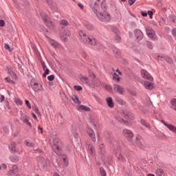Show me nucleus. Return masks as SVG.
I'll list each match as a JSON object with an SVG mask.
<instances>
[{"label": "nucleus", "mask_w": 176, "mask_h": 176, "mask_svg": "<svg viewBox=\"0 0 176 176\" xmlns=\"http://www.w3.org/2000/svg\"><path fill=\"white\" fill-rule=\"evenodd\" d=\"M41 19L44 23H45V25L48 28H50V30H54V28L56 27V25L54 24V22H53L49 16L46 15L45 13L41 14Z\"/></svg>", "instance_id": "20e7f679"}, {"label": "nucleus", "mask_w": 176, "mask_h": 176, "mask_svg": "<svg viewBox=\"0 0 176 176\" xmlns=\"http://www.w3.org/2000/svg\"><path fill=\"white\" fill-rule=\"evenodd\" d=\"M5 80L8 82V83H12V85H16V82L13 80H12L9 77H6L5 78Z\"/></svg>", "instance_id": "a19ab883"}, {"label": "nucleus", "mask_w": 176, "mask_h": 176, "mask_svg": "<svg viewBox=\"0 0 176 176\" xmlns=\"http://www.w3.org/2000/svg\"><path fill=\"white\" fill-rule=\"evenodd\" d=\"M116 119H117V120H118V122H124L123 118H122V117H120V116H117L116 117Z\"/></svg>", "instance_id": "864d4df0"}, {"label": "nucleus", "mask_w": 176, "mask_h": 176, "mask_svg": "<svg viewBox=\"0 0 176 176\" xmlns=\"http://www.w3.org/2000/svg\"><path fill=\"white\" fill-rule=\"evenodd\" d=\"M90 123L92 127H94V129H97L98 127V123H97V121H96V120L90 121Z\"/></svg>", "instance_id": "e433bc0d"}, {"label": "nucleus", "mask_w": 176, "mask_h": 176, "mask_svg": "<svg viewBox=\"0 0 176 176\" xmlns=\"http://www.w3.org/2000/svg\"><path fill=\"white\" fill-rule=\"evenodd\" d=\"M86 133L87 135H89V138H91L92 142H96V141H97V139L96 138V132H94V130H93L90 126L87 127Z\"/></svg>", "instance_id": "0eeeda50"}, {"label": "nucleus", "mask_w": 176, "mask_h": 176, "mask_svg": "<svg viewBox=\"0 0 176 176\" xmlns=\"http://www.w3.org/2000/svg\"><path fill=\"white\" fill-rule=\"evenodd\" d=\"M25 144L27 146H29V147H32L34 146V143L32 142H29L28 141H25Z\"/></svg>", "instance_id": "8fccbe9b"}, {"label": "nucleus", "mask_w": 176, "mask_h": 176, "mask_svg": "<svg viewBox=\"0 0 176 176\" xmlns=\"http://www.w3.org/2000/svg\"><path fill=\"white\" fill-rule=\"evenodd\" d=\"M17 171H19V168L17 167V165H14L12 166V168L9 170L8 174L10 175H14V174L17 173Z\"/></svg>", "instance_id": "a211bd4d"}, {"label": "nucleus", "mask_w": 176, "mask_h": 176, "mask_svg": "<svg viewBox=\"0 0 176 176\" xmlns=\"http://www.w3.org/2000/svg\"><path fill=\"white\" fill-rule=\"evenodd\" d=\"M135 2V0H129V4L130 5V6L133 5Z\"/></svg>", "instance_id": "13d9d810"}, {"label": "nucleus", "mask_w": 176, "mask_h": 176, "mask_svg": "<svg viewBox=\"0 0 176 176\" xmlns=\"http://www.w3.org/2000/svg\"><path fill=\"white\" fill-rule=\"evenodd\" d=\"M107 104L109 108H113L115 107V103L113 102V100H112V98L109 97L106 99Z\"/></svg>", "instance_id": "6ab92c4d"}, {"label": "nucleus", "mask_w": 176, "mask_h": 176, "mask_svg": "<svg viewBox=\"0 0 176 176\" xmlns=\"http://www.w3.org/2000/svg\"><path fill=\"white\" fill-rule=\"evenodd\" d=\"M88 149L90 155L92 156H94L96 155V150L94 149V147H93L91 144L88 146Z\"/></svg>", "instance_id": "5701e85b"}, {"label": "nucleus", "mask_w": 176, "mask_h": 176, "mask_svg": "<svg viewBox=\"0 0 176 176\" xmlns=\"http://www.w3.org/2000/svg\"><path fill=\"white\" fill-rule=\"evenodd\" d=\"M109 93H111L112 91V87L111 85H107V84H103L102 85Z\"/></svg>", "instance_id": "cd10ccee"}, {"label": "nucleus", "mask_w": 176, "mask_h": 176, "mask_svg": "<svg viewBox=\"0 0 176 176\" xmlns=\"http://www.w3.org/2000/svg\"><path fill=\"white\" fill-rule=\"evenodd\" d=\"M119 31L117 30V32H116V41H117L118 42H119V41H120L121 39V37L120 36H119Z\"/></svg>", "instance_id": "09e8293b"}, {"label": "nucleus", "mask_w": 176, "mask_h": 176, "mask_svg": "<svg viewBox=\"0 0 176 176\" xmlns=\"http://www.w3.org/2000/svg\"><path fill=\"white\" fill-rule=\"evenodd\" d=\"M8 74H9L10 75H11V76H12V78H14V79H16V74H14V72H13V71L12 70V69L10 68H8Z\"/></svg>", "instance_id": "473e14b6"}, {"label": "nucleus", "mask_w": 176, "mask_h": 176, "mask_svg": "<svg viewBox=\"0 0 176 176\" xmlns=\"http://www.w3.org/2000/svg\"><path fill=\"white\" fill-rule=\"evenodd\" d=\"M68 21L63 19L60 21V25H63V27H67V25H69Z\"/></svg>", "instance_id": "2f4dec72"}, {"label": "nucleus", "mask_w": 176, "mask_h": 176, "mask_svg": "<svg viewBox=\"0 0 176 176\" xmlns=\"http://www.w3.org/2000/svg\"><path fill=\"white\" fill-rule=\"evenodd\" d=\"M60 37L64 42H68V38L71 37V31L69 30H63L60 32Z\"/></svg>", "instance_id": "1a4fd4ad"}, {"label": "nucleus", "mask_w": 176, "mask_h": 176, "mask_svg": "<svg viewBox=\"0 0 176 176\" xmlns=\"http://www.w3.org/2000/svg\"><path fill=\"white\" fill-rule=\"evenodd\" d=\"M116 102H118V104H120V105L124 104V100H122V98L119 97L116 98Z\"/></svg>", "instance_id": "f704fd0d"}, {"label": "nucleus", "mask_w": 176, "mask_h": 176, "mask_svg": "<svg viewBox=\"0 0 176 176\" xmlns=\"http://www.w3.org/2000/svg\"><path fill=\"white\" fill-rule=\"evenodd\" d=\"M168 20L170 21V23H176V16L175 15H169Z\"/></svg>", "instance_id": "bb28decb"}, {"label": "nucleus", "mask_w": 176, "mask_h": 176, "mask_svg": "<svg viewBox=\"0 0 176 176\" xmlns=\"http://www.w3.org/2000/svg\"><path fill=\"white\" fill-rule=\"evenodd\" d=\"M25 103L28 108H29V109H31V104L30 103V101L28 100H25Z\"/></svg>", "instance_id": "de8ad7c7"}, {"label": "nucleus", "mask_w": 176, "mask_h": 176, "mask_svg": "<svg viewBox=\"0 0 176 176\" xmlns=\"http://www.w3.org/2000/svg\"><path fill=\"white\" fill-rule=\"evenodd\" d=\"M141 76L143 78V79H146L147 80H153V78H152V76L148 72V71L142 69L140 71Z\"/></svg>", "instance_id": "f8f14e48"}, {"label": "nucleus", "mask_w": 176, "mask_h": 176, "mask_svg": "<svg viewBox=\"0 0 176 176\" xmlns=\"http://www.w3.org/2000/svg\"><path fill=\"white\" fill-rule=\"evenodd\" d=\"M10 160L13 163H17V162H19V157H17V155H12L10 157Z\"/></svg>", "instance_id": "7c9ffc66"}, {"label": "nucleus", "mask_w": 176, "mask_h": 176, "mask_svg": "<svg viewBox=\"0 0 176 176\" xmlns=\"http://www.w3.org/2000/svg\"><path fill=\"white\" fill-rule=\"evenodd\" d=\"M133 145H137L139 148H144V140L140 138H136L135 141L132 142Z\"/></svg>", "instance_id": "ddd939ff"}, {"label": "nucleus", "mask_w": 176, "mask_h": 176, "mask_svg": "<svg viewBox=\"0 0 176 176\" xmlns=\"http://www.w3.org/2000/svg\"><path fill=\"white\" fill-rule=\"evenodd\" d=\"M113 80H116V82H120V77H119V76L116 75V74L115 73L113 76Z\"/></svg>", "instance_id": "ea45409f"}, {"label": "nucleus", "mask_w": 176, "mask_h": 176, "mask_svg": "<svg viewBox=\"0 0 176 176\" xmlns=\"http://www.w3.org/2000/svg\"><path fill=\"white\" fill-rule=\"evenodd\" d=\"M91 87H100L101 86V81L96 80L94 84L90 85Z\"/></svg>", "instance_id": "b1692460"}, {"label": "nucleus", "mask_w": 176, "mask_h": 176, "mask_svg": "<svg viewBox=\"0 0 176 176\" xmlns=\"http://www.w3.org/2000/svg\"><path fill=\"white\" fill-rule=\"evenodd\" d=\"M50 166V161L47 160V158L41 157L38 160V167L43 168V170H45Z\"/></svg>", "instance_id": "39448f33"}, {"label": "nucleus", "mask_w": 176, "mask_h": 176, "mask_svg": "<svg viewBox=\"0 0 176 176\" xmlns=\"http://www.w3.org/2000/svg\"><path fill=\"white\" fill-rule=\"evenodd\" d=\"M5 25V21L0 20V27H3Z\"/></svg>", "instance_id": "bf43d9fd"}, {"label": "nucleus", "mask_w": 176, "mask_h": 176, "mask_svg": "<svg viewBox=\"0 0 176 176\" xmlns=\"http://www.w3.org/2000/svg\"><path fill=\"white\" fill-rule=\"evenodd\" d=\"M1 170H5V168H6L8 167V166L6 164H3L1 166Z\"/></svg>", "instance_id": "e2e57ef3"}, {"label": "nucleus", "mask_w": 176, "mask_h": 176, "mask_svg": "<svg viewBox=\"0 0 176 176\" xmlns=\"http://www.w3.org/2000/svg\"><path fill=\"white\" fill-rule=\"evenodd\" d=\"M72 100L74 102H76V104H80V101H79V98L76 95H74L72 96Z\"/></svg>", "instance_id": "c9c22d12"}, {"label": "nucleus", "mask_w": 176, "mask_h": 176, "mask_svg": "<svg viewBox=\"0 0 176 176\" xmlns=\"http://www.w3.org/2000/svg\"><path fill=\"white\" fill-rule=\"evenodd\" d=\"M68 166V157L66 155H63L60 157V166L67 167Z\"/></svg>", "instance_id": "2eb2a0df"}, {"label": "nucleus", "mask_w": 176, "mask_h": 176, "mask_svg": "<svg viewBox=\"0 0 176 176\" xmlns=\"http://www.w3.org/2000/svg\"><path fill=\"white\" fill-rule=\"evenodd\" d=\"M48 80H54V75H51L47 77Z\"/></svg>", "instance_id": "6e6d98bb"}, {"label": "nucleus", "mask_w": 176, "mask_h": 176, "mask_svg": "<svg viewBox=\"0 0 176 176\" xmlns=\"http://www.w3.org/2000/svg\"><path fill=\"white\" fill-rule=\"evenodd\" d=\"M161 122L164 124L166 126V127H167V129H168V130H170V131H172L173 133H176V127L173 125H171L170 124H168L167 122H166L164 120H161Z\"/></svg>", "instance_id": "dca6fc26"}, {"label": "nucleus", "mask_w": 176, "mask_h": 176, "mask_svg": "<svg viewBox=\"0 0 176 176\" xmlns=\"http://www.w3.org/2000/svg\"><path fill=\"white\" fill-rule=\"evenodd\" d=\"M10 148H12V151H14V148H16V143L14 142L11 143Z\"/></svg>", "instance_id": "4d7b16f0"}, {"label": "nucleus", "mask_w": 176, "mask_h": 176, "mask_svg": "<svg viewBox=\"0 0 176 176\" xmlns=\"http://www.w3.org/2000/svg\"><path fill=\"white\" fill-rule=\"evenodd\" d=\"M113 90L114 91H116V93H118L121 96H124L126 94V90L124 89V88L118 84L113 85Z\"/></svg>", "instance_id": "6e6552de"}, {"label": "nucleus", "mask_w": 176, "mask_h": 176, "mask_svg": "<svg viewBox=\"0 0 176 176\" xmlns=\"http://www.w3.org/2000/svg\"><path fill=\"white\" fill-rule=\"evenodd\" d=\"M79 109H81L82 111H90V107H87L85 105H80L79 107Z\"/></svg>", "instance_id": "58836bf2"}, {"label": "nucleus", "mask_w": 176, "mask_h": 176, "mask_svg": "<svg viewBox=\"0 0 176 176\" xmlns=\"http://www.w3.org/2000/svg\"><path fill=\"white\" fill-rule=\"evenodd\" d=\"M5 49H6V50H8V52H10V46H9V45L6 44V45H5Z\"/></svg>", "instance_id": "052dcab7"}, {"label": "nucleus", "mask_w": 176, "mask_h": 176, "mask_svg": "<svg viewBox=\"0 0 176 176\" xmlns=\"http://www.w3.org/2000/svg\"><path fill=\"white\" fill-rule=\"evenodd\" d=\"M21 120L25 123V124L31 127V122H28V120H30V118L26 114H21Z\"/></svg>", "instance_id": "4468645a"}, {"label": "nucleus", "mask_w": 176, "mask_h": 176, "mask_svg": "<svg viewBox=\"0 0 176 176\" xmlns=\"http://www.w3.org/2000/svg\"><path fill=\"white\" fill-rule=\"evenodd\" d=\"M141 14L143 16V17H146V16H148V13L143 11L141 12Z\"/></svg>", "instance_id": "680f3d73"}, {"label": "nucleus", "mask_w": 176, "mask_h": 176, "mask_svg": "<svg viewBox=\"0 0 176 176\" xmlns=\"http://www.w3.org/2000/svg\"><path fill=\"white\" fill-rule=\"evenodd\" d=\"M89 76L90 78H92V79H93V78H96V74H94V72H93L91 71H89Z\"/></svg>", "instance_id": "37998d69"}, {"label": "nucleus", "mask_w": 176, "mask_h": 176, "mask_svg": "<svg viewBox=\"0 0 176 176\" xmlns=\"http://www.w3.org/2000/svg\"><path fill=\"white\" fill-rule=\"evenodd\" d=\"M42 67H43V69L45 70L46 69V65H45V63H42Z\"/></svg>", "instance_id": "774afa93"}, {"label": "nucleus", "mask_w": 176, "mask_h": 176, "mask_svg": "<svg viewBox=\"0 0 176 176\" xmlns=\"http://www.w3.org/2000/svg\"><path fill=\"white\" fill-rule=\"evenodd\" d=\"M116 156L119 160H122L123 159V155H122V153H116Z\"/></svg>", "instance_id": "79ce46f5"}, {"label": "nucleus", "mask_w": 176, "mask_h": 176, "mask_svg": "<svg viewBox=\"0 0 176 176\" xmlns=\"http://www.w3.org/2000/svg\"><path fill=\"white\" fill-rule=\"evenodd\" d=\"M52 149L56 153L57 155H60V152L63 149V142L58 138H54L52 141Z\"/></svg>", "instance_id": "7ed1b4c3"}, {"label": "nucleus", "mask_w": 176, "mask_h": 176, "mask_svg": "<svg viewBox=\"0 0 176 176\" xmlns=\"http://www.w3.org/2000/svg\"><path fill=\"white\" fill-rule=\"evenodd\" d=\"M135 35L137 39H138V41H141V39H142V38H144V34L140 30H136L135 31Z\"/></svg>", "instance_id": "f3484780"}, {"label": "nucleus", "mask_w": 176, "mask_h": 176, "mask_svg": "<svg viewBox=\"0 0 176 176\" xmlns=\"http://www.w3.org/2000/svg\"><path fill=\"white\" fill-rule=\"evenodd\" d=\"M148 14L150 19H153V11H148Z\"/></svg>", "instance_id": "5fc2aeb1"}, {"label": "nucleus", "mask_w": 176, "mask_h": 176, "mask_svg": "<svg viewBox=\"0 0 176 176\" xmlns=\"http://www.w3.org/2000/svg\"><path fill=\"white\" fill-rule=\"evenodd\" d=\"M85 25L87 30L89 31H93V30H94V26H93V25L91 23H86Z\"/></svg>", "instance_id": "c85d7f7f"}, {"label": "nucleus", "mask_w": 176, "mask_h": 176, "mask_svg": "<svg viewBox=\"0 0 176 176\" xmlns=\"http://www.w3.org/2000/svg\"><path fill=\"white\" fill-rule=\"evenodd\" d=\"M49 43L55 49H58V47H60V44H58V43L56 42L54 40H49Z\"/></svg>", "instance_id": "aec40b11"}, {"label": "nucleus", "mask_w": 176, "mask_h": 176, "mask_svg": "<svg viewBox=\"0 0 176 176\" xmlns=\"http://www.w3.org/2000/svg\"><path fill=\"white\" fill-rule=\"evenodd\" d=\"M157 60H160L161 61H163L164 59V56H163L162 55H157Z\"/></svg>", "instance_id": "603ef678"}, {"label": "nucleus", "mask_w": 176, "mask_h": 176, "mask_svg": "<svg viewBox=\"0 0 176 176\" xmlns=\"http://www.w3.org/2000/svg\"><path fill=\"white\" fill-rule=\"evenodd\" d=\"M90 7L92 8L94 13L96 14V17L102 23H109L111 21V14L106 11H102L97 3L91 2Z\"/></svg>", "instance_id": "f257e3e1"}, {"label": "nucleus", "mask_w": 176, "mask_h": 176, "mask_svg": "<svg viewBox=\"0 0 176 176\" xmlns=\"http://www.w3.org/2000/svg\"><path fill=\"white\" fill-rule=\"evenodd\" d=\"M122 134L124 137H125L128 141H132L133 137H134V134L133 132L129 129H124L122 131Z\"/></svg>", "instance_id": "9d476101"}, {"label": "nucleus", "mask_w": 176, "mask_h": 176, "mask_svg": "<svg viewBox=\"0 0 176 176\" xmlns=\"http://www.w3.org/2000/svg\"><path fill=\"white\" fill-rule=\"evenodd\" d=\"M74 89L76 90L77 91H80V90H82V88L79 85H75L74 87Z\"/></svg>", "instance_id": "c03bdc74"}, {"label": "nucleus", "mask_w": 176, "mask_h": 176, "mask_svg": "<svg viewBox=\"0 0 176 176\" xmlns=\"http://www.w3.org/2000/svg\"><path fill=\"white\" fill-rule=\"evenodd\" d=\"M155 174L157 176H166V175H164V170L162 168L157 169L155 170Z\"/></svg>", "instance_id": "4be33fe9"}, {"label": "nucleus", "mask_w": 176, "mask_h": 176, "mask_svg": "<svg viewBox=\"0 0 176 176\" xmlns=\"http://www.w3.org/2000/svg\"><path fill=\"white\" fill-rule=\"evenodd\" d=\"M172 34H173V36H176V28H174V29L172 30Z\"/></svg>", "instance_id": "0e129e2a"}, {"label": "nucleus", "mask_w": 176, "mask_h": 176, "mask_svg": "<svg viewBox=\"0 0 176 176\" xmlns=\"http://www.w3.org/2000/svg\"><path fill=\"white\" fill-rule=\"evenodd\" d=\"M144 87L147 90H152L153 89V84L148 81L144 82Z\"/></svg>", "instance_id": "412c9836"}, {"label": "nucleus", "mask_w": 176, "mask_h": 176, "mask_svg": "<svg viewBox=\"0 0 176 176\" xmlns=\"http://www.w3.org/2000/svg\"><path fill=\"white\" fill-rule=\"evenodd\" d=\"M5 100V96L3 95H1L0 96V101L1 102H3V101Z\"/></svg>", "instance_id": "69168bd1"}, {"label": "nucleus", "mask_w": 176, "mask_h": 176, "mask_svg": "<svg viewBox=\"0 0 176 176\" xmlns=\"http://www.w3.org/2000/svg\"><path fill=\"white\" fill-rule=\"evenodd\" d=\"M49 72H50L49 69H45V72H44L43 76L44 78H46V76H47V75H49Z\"/></svg>", "instance_id": "3c124183"}, {"label": "nucleus", "mask_w": 176, "mask_h": 176, "mask_svg": "<svg viewBox=\"0 0 176 176\" xmlns=\"http://www.w3.org/2000/svg\"><path fill=\"white\" fill-rule=\"evenodd\" d=\"M78 39L82 43H85V45H91L92 46L97 45V40L93 37H90L86 35V32L83 30H80L78 32Z\"/></svg>", "instance_id": "f03ea898"}, {"label": "nucleus", "mask_w": 176, "mask_h": 176, "mask_svg": "<svg viewBox=\"0 0 176 176\" xmlns=\"http://www.w3.org/2000/svg\"><path fill=\"white\" fill-rule=\"evenodd\" d=\"M146 32L148 38H150V39H152V41H156V39H157V38L156 37V33L155 32V30L152 29V28L146 26Z\"/></svg>", "instance_id": "423d86ee"}, {"label": "nucleus", "mask_w": 176, "mask_h": 176, "mask_svg": "<svg viewBox=\"0 0 176 176\" xmlns=\"http://www.w3.org/2000/svg\"><path fill=\"white\" fill-rule=\"evenodd\" d=\"M78 6L80 7V9H83L84 6H83V4L80 3H78Z\"/></svg>", "instance_id": "338daca9"}, {"label": "nucleus", "mask_w": 176, "mask_h": 176, "mask_svg": "<svg viewBox=\"0 0 176 176\" xmlns=\"http://www.w3.org/2000/svg\"><path fill=\"white\" fill-rule=\"evenodd\" d=\"M100 175L101 176H107V172L103 168H100Z\"/></svg>", "instance_id": "49530a36"}, {"label": "nucleus", "mask_w": 176, "mask_h": 176, "mask_svg": "<svg viewBox=\"0 0 176 176\" xmlns=\"http://www.w3.org/2000/svg\"><path fill=\"white\" fill-rule=\"evenodd\" d=\"M80 80L82 83L89 85V78H87V76H81Z\"/></svg>", "instance_id": "a878e982"}, {"label": "nucleus", "mask_w": 176, "mask_h": 176, "mask_svg": "<svg viewBox=\"0 0 176 176\" xmlns=\"http://www.w3.org/2000/svg\"><path fill=\"white\" fill-rule=\"evenodd\" d=\"M14 101L15 104H16V105H23V100H21V99H20L19 98H15L14 99Z\"/></svg>", "instance_id": "c756f323"}, {"label": "nucleus", "mask_w": 176, "mask_h": 176, "mask_svg": "<svg viewBox=\"0 0 176 176\" xmlns=\"http://www.w3.org/2000/svg\"><path fill=\"white\" fill-rule=\"evenodd\" d=\"M166 61L169 64H173V59L168 56L165 58Z\"/></svg>", "instance_id": "a18cd8bd"}, {"label": "nucleus", "mask_w": 176, "mask_h": 176, "mask_svg": "<svg viewBox=\"0 0 176 176\" xmlns=\"http://www.w3.org/2000/svg\"><path fill=\"white\" fill-rule=\"evenodd\" d=\"M141 124H142V126H145V127H146L147 129H151V125L148 122H146L145 120H141Z\"/></svg>", "instance_id": "72a5a7b5"}, {"label": "nucleus", "mask_w": 176, "mask_h": 176, "mask_svg": "<svg viewBox=\"0 0 176 176\" xmlns=\"http://www.w3.org/2000/svg\"><path fill=\"white\" fill-rule=\"evenodd\" d=\"M99 152L102 154L105 153V146L104 145V144H100L99 145Z\"/></svg>", "instance_id": "393cba45"}, {"label": "nucleus", "mask_w": 176, "mask_h": 176, "mask_svg": "<svg viewBox=\"0 0 176 176\" xmlns=\"http://www.w3.org/2000/svg\"><path fill=\"white\" fill-rule=\"evenodd\" d=\"M170 104H171L173 109H175V111H176V98L172 99Z\"/></svg>", "instance_id": "4c0bfd02"}, {"label": "nucleus", "mask_w": 176, "mask_h": 176, "mask_svg": "<svg viewBox=\"0 0 176 176\" xmlns=\"http://www.w3.org/2000/svg\"><path fill=\"white\" fill-rule=\"evenodd\" d=\"M32 89L35 91V93H39L40 91H43V86L41 83L34 82L32 85Z\"/></svg>", "instance_id": "9b49d317"}]
</instances>
